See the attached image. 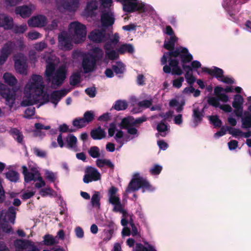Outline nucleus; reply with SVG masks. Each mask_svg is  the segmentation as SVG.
I'll list each match as a JSON object with an SVG mask.
<instances>
[{
  "label": "nucleus",
  "instance_id": "dca6fc26",
  "mask_svg": "<svg viewBox=\"0 0 251 251\" xmlns=\"http://www.w3.org/2000/svg\"><path fill=\"white\" fill-rule=\"evenodd\" d=\"M115 22L113 13L110 11H103L101 14V23L103 26L108 27L113 25Z\"/></svg>",
  "mask_w": 251,
  "mask_h": 251
},
{
  "label": "nucleus",
  "instance_id": "f03ea898",
  "mask_svg": "<svg viewBox=\"0 0 251 251\" xmlns=\"http://www.w3.org/2000/svg\"><path fill=\"white\" fill-rule=\"evenodd\" d=\"M3 79L5 83L12 88L10 89L4 84L0 83V94L5 99L6 105L12 108L16 100L17 89L15 86L18 81L15 76L9 73H4Z\"/></svg>",
  "mask_w": 251,
  "mask_h": 251
},
{
  "label": "nucleus",
  "instance_id": "a18cd8bd",
  "mask_svg": "<svg viewBox=\"0 0 251 251\" xmlns=\"http://www.w3.org/2000/svg\"><path fill=\"white\" fill-rule=\"evenodd\" d=\"M89 154L93 158H98L100 156V151L97 146L91 147L88 151Z\"/></svg>",
  "mask_w": 251,
  "mask_h": 251
},
{
  "label": "nucleus",
  "instance_id": "774afa93",
  "mask_svg": "<svg viewBox=\"0 0 251 251\" xmlns=\"http://www.w3.org/2000/svg\"><path fill=\"white\" fill-rule=\"evenodd\" d=\"M33 151H34V154L37 156H38V157H40L41 158H45L46 156V152L45 151L40 150L37 148H34Z\"/></svg>",
  "mask_w": 251,
  "mask_h": 251
},
{
  "label": "nucleus",
  "instance_id": "bf43d9fd",
  "mask_svg": "<svg viewBox=\"0 0 251 251\" xmlns=\"http://www.w3.org/2000/svg\"><path fill=\"white\" fill-rule=\"evenodd\" d=\"M152 104V100H145L139 101L138 103V105L140 107L149 108Z\"/></svg>",
  "mask_w": 251,
  "mask_h": 251
},
{
  "label": "nucleus",
  "instance_id": "79ce46f5",
  "mask_svg": "<svg viewBox=\"0 0 251 251\" xmlns=\"http://www.w3.org/2000/svg\"><path fill=\"white\" fill-rule=\"evenodd\" d=\"M81 75L79 72L74 73L70 76V84L72 86H75L80 82Z\"/></svg>",
  "mask_w": 251,
  "mask_h": 251
},
{
  "label": "nucleus",
  "instance_id": "c756f323",
  "mask_svg": "<svg viewBox=\"0 0 251 251\" xmlns=\"http://www.w3.org/2000/svg\"><path fill=\"white\" fill-rule=\"evenodd\" d=\"M117 51L121 54H123L126 52L133 53L134 51V49L131 44H124L119 47L117 49Z\"/></svg>",
  "mask_w": 251,
  "mask_h": 251
},
{
  "label": "nucleus",
  "instance_id": "39448f33",
  "mask_svg": "<svg viewBox=\"0 0 251 251\" xmlns=\"http://www.w3.org/2000/svg\"><path fill=\"white\" fill-rule=\"evenodd\" d=\"M69 30L74 33V37L76 43L84 41L86 35V27L85 25L78 22H73L70 24Z\"/></svg>",
  "mask_w": 251,
  "mask_h": 251
},
{
  "label": "nucleus",
  "instance_id": "2eb2a0df",
  "mask_svg": "<svg viewBox=\"0 0 251 251\" xmlns=\"http://www.w3.org/2000/svg\"><path fill=\"white\" fill-rule=\"evenodd\" d=\"M48 23L47 17L43 15L33 16L28 20L27 24L30 27H43Z\"/></svg>",
  "mask_w": 251,
  "mask_h": 251
},
{
  "label": "nucleus",
  "instance_id": "5fc2aeb1",
  "mask_svg": "<svg viewBox=\"0 0 251 251\" xmlns=\"http://www.w3.org/2000/svg\"><path fill=\"white\" fill-rule=\"evenodd\" d=\"M0 229L1 230V236L0 237V239L3 236V233H10L12 229L11 227H9L7 224L4 223L3 222L0 224Z\"/></svg>",
  "mask_w": 251,
  "mask_h": 251
},
{
  "label": "nucleus",
  "instance_id": "b1692460",
  "mask_svg": "<svg viewBox=\"0 0 251 251\" xmlns=\"http://www.w3.org/2000/svg\"><path fill=\"white\" fill-rule=\"evenodd\" d=\"M192 117L196 126L200 123L204 117V110H200L199 108H194L193 110Z\"/></svg>",
  "mask_w": 251,
  "mask_h": 251
},
{
  "label": "nucleus",
  "instance_id": "1a4fd4ad",
  "mask_svg": "<svg viewBox=\"0 0 251 251\" xmlns=\"http://www.w3.org/2000/svg\"><path fill=\"white\" fill-rule=\"evenodd\" d=\"M85 175L83 176V181L85 183L88 184L92 181H97L101 179V175L99 171L95 167L88 166L86 167Z\"/></svg>",
  "mask_w": 251,
  "mask_h": 251
},
{
  "label": "nucleus",
  "instance_id": "58836bf2",
  "mask_svg": "<svg viewBox=\"0 0 251 251\" xmlns=\"http://www.w3.org/2000/svg\"><path fill=\"white\" fill-rule=\"evenodd\" d=\"M156 129L159 132L160 136L165 137L167 135L166 131L168 130V127L166 124L161 121L157 125Z\"/></svg>",
  "mask_w": 251,
  "mask_h": 251
},
{
  "label": "nucleus",
  "instance_id": "09e8293b",
  "mask_svg": "<svg viewBox=\"0 0 251 251\" xmlns=\"http://www.w3.org/2000/svg\"><path fill=\"white\" fill-rule=\"evenodd\" d=\"M94 114L92 111H87L83 115V119L87 124L91 123L94 119Z\"/></svg>",
  "mask_w": 251,
  "mask_h": 251
},
{
  "label": "nucleus",
  "instance_id": "603ef678",
  "mask_svg": "<svg viewBox=\"0 0 251 251\" xmlns=\"http://www.w3.org/2000/svg\"><path fill=\"white\" fill-rule=\"evenodd\" d=\"M207 102L210 105L216 108L220 107L219 99L218 97H211L207 100Z\"/></svg>",
  "mask_w": 251,
  "mask_h": 251
},
{
  "label": "nucleus",
  "instance_id": "393cba45",
  "mask_svg": "<svg viewBox=\"0 0 251 251\" xmlns=\"http://www.w3.org/2000/svg\"><path fill=\"white\" fill-rule=\"evenodd\" d=\"M47 64L45 71V75L47 77V80L50 81L51 80V77L55 73V65L52 62L50 61H47Z\"/></svg>",
  "mask_w": 251,
  "mask_h": 251
},
{
  "label": "nucleus",
  "instance_id": "49530a36",
  "mask_svg": "<svg viewBox=\"0 0 251 251\" xmlns=\"http://www.w3.org/2000/svg\"><path fill=\"white\" fill-rule=\"evenodd\" d=\"M210 122L216 127H220L222 126V121L217 115L210 116L209 117Z\"/></svg>",
  "mask_w": 251,
  "mask_h": 251
},
{
  "label": "nucleus",
  "instance_id": "8fccbe9b",
  "mask_svg": "<svg viewBox=\"0 0 251 251\" xmlns=\"http://www.w3.org/2000/svg\"><path fill=\"white\" fill-rule=\"evenodd\" d=\"M133 126V123H131L128 118H124L122 119L120 126L121 128L124 129H127L130 126Z\"/></svg>",
  "mask_w": 251,
  "mask_h": 251
},
{
  "label": "nucleus",
  "instance_id": "473e14b6",
  "mask_svg": "<svg viewBox=\"0 0 251 251\" xmlns=\"http://www.w3.org/2000/svg\"><path fill=\"white\" fill-rule=\"evenodd\" d=\"M100 192L98 191H95L92 197L91 201L92 206L99 209L100 207Z\"/></svg>",
  "mask_w": 251,
  "mask_h": 251
},
{
  "label": "nucleus",
  "instance_id": "0eeeda50",
  "mask_svg": "<svg viewBox=\"0 0 251 251\" xmlns=\"http://www.w3.org/2000/svg\"><path fill=\"white\" fill-rule=\"evenodd\" d=\"M67 69L65 65H61L51 77V87L56 89L60 86L67 77Z\"/></svg>",
  "mask_w": 251,
  "mask_h": 251
},
{
  "label": "nucleus",
  "instance_id": "0e129e2a",
  "mask_svg": "<svg viewBox=\"0 0 251 251\" xmlns=\"http://www.w3.org/2000/svg\"><path fill=\"white\" fill-rule=\"evenodd\" d=\"M183 81L184 78L183 77H179L177 79H174L173 81V86L177 88H180L182 86Z\"/></svg>",
  "mask_w": 251,
  "mask_h": 251
},
{
  "label": "nucleus",
  "instance_id": "052dcab7",
  "mask_svg": "<svg viewBox=\"0 0 251 251\" xmlns=\"http://www.w3.org/2000/svg\"><path fill=\"white\" fill-rule=\"evenodd\" d=\"M46 178L51 182H54L56 177L55 174L51 171L47 170L45 172Z\"/></svg>",
  "mask_w": 251,
  "mask_h": 251
},
{
  "label": "nucleus",
  "instance_id": "864d4df0",
  "mask_svg": "<svg viewBox=\"0 0 251 251\" xmlns=\"http://www.w3.org/2000/svg\"><path fill=\"white\" fill-rule=\"evenodd\" d=\"M106 57L111 60H114L118 59L119 57L118 52H117L115 50H112L108 51H106Z\"/></svg>",
  "mask_w": 251,
  "mask_h": 251
},
{
  "label": "nucleus",
  "instance_id": "c9c22d12",
  "mask_svg": "<svg viewBox=\"0 0 251 251\" xmlns=\"http://www.w3.org/2000/svg\"><path fill=\"white\" fill-rule=\"evenodd\" d=\"M5 177L11 182H16L19 179V174L13 170H10L5 173Z\"/></svg>",
  "mask_w": 251,
  "mask_h": 251
},
{
  "label": "nucleus",
  "instance_id": "7ed1b4c3",
  "mask_svg": "<svg viewBox=\"0 0 251 251\" xmlns=\"http://www.w3.org/2000/svg\"><path fill=\"white\" fill-rule=\"evenodd\" d=\"M26 88L29 91L35 93V95L39 97L42 96L43 102L41 105L44 104L49 101V95L44 92V85L43 84L42 77L38 75H33L31 76L30 82L26 85Z\"/></svg>",
  "mask_w": 251,
  "mask_h": 251
},
{
  "label": "nucleus",
  "instance_id": "de8ad7c7",
  "mask_svg": "<svg viewBox=\"0 0 251 251\" xmlns=\"http://www.w3.org/2000/svg\"><path fill=\"white\" fill-rule=\"evenodd\" d=\"M54 191L50 187H47L41 189L39 191V194L43 197L47 196L52 197L53 195Z\"/></svg>",
  "mask_w": 251,
  "mask_h": 251
},
{
  "label": "nucleus",
  "instance_id": "4c0bfd02",
  "mask_svg": "<svg viewBox=\"0 0 251 251\" xmlns=\"http://www.w3.org/2000/svg\"><path fill=\"white\" fill-rule=\"evenodd\" d=\"M245 117L242 119V127L249 128L251 127V114L249 112H245Z\"/></svg>",
  "mask_w": 251,
  "mask_h": 251
},
{
  "label": "nucleus",
  "instance_id": "e433bc0d",
  "mask_svg": "<svg viewBox=\"0 0 251 251\" xmlns=\"http://www.w3.org/2000/svg\"><path fill=\"white\" fill-rule=\"evenodd\" d=\"M112 69L116 75L123 74L125 71L124 64L121 61H117L115 65H113Z\"/></svg>",
  "mask_w": 251,
  "mask_h": 251
},
{
  "label": "nucleus",
  "instance_id": "412c9836",
  "mask_svg": "<svg viewBox=\"0 0 251 251\" xmlns=\"http://www.w3.org/2000/svg\"><path fill=\"white\" fill-rule=\"evenodd\" d=\"M118 190V188L115 186H111L108 190V201L109 203L112 205H114L120 201L119 197L116 196Z\"/></svg>",
  "mask_w": 251,
  "mask_h": 251
},
{
  "label": "nucleus",
  "instance_id": "6e6d98bb",
  "mask_svg": "<svg viewBox=\"0 0 251 251\" xmlns=\"http://www.w3.org/2000/svg\"><path fill=\"white\" fill-rule=\"evenodd\" d=\"M162 170V167L158 164H155L150 170V173L152 175H159Z\"/></svg>",
  "mask_w": 251,
  "mask_h": 251
},
{
  "label": "nucleus",
  "instance_id": "6e6552de",
  "mask_svg": "<svg viewBox=\"0 0 251 251\" xmlns=\"http://www.w3.org/2000/svg\"><path fill=\"white\" fill-rule=\"evenodd\" d=\"M15 69L18 73L26 75L27 74V58L22 53H18L13 57Z\"/></svg>",
  "mask_w": 251,
  "mask_h": 251
},
{
  "label": "nucleus",
  "instance_id": "20e7f679",
  "mask_svg": "<svg viewBox=\"0 0 251 251\" xmlns=\"http://www.w3.org/2000/svg\"><path fill=\"white\" fill-rule=\"evenodd\" d=\"M140 188L142 189L143 192L146 191H152L153 188L149 181L143 177L139 176V174H135L128 184L126 192L136 191Z\"/></svg>",
  "mask_w": 251,
  "mask_h": 251
},
{
  "label": "nucleus",
  "instance_id": "c85d7f7f",
  "mask_svg": "<svg viewBox=\"0 0 251 251\" xmlns=\"http://www.w3.org/2000/svg\"><path fill=\"white\" fill-rule=\"evenodd\" d=\"M92 54H89L90 56L97 62L101 60L103 56L102 50L99 47H95L92 49Z\"/></svg>",
  "mask_w": 251,
  "mask_h": 251
},
{
  "label": "nucleus",
  "instance_id": "a211bd4d",
  "mask_svg": "<svg viewBox=\"0 0 251 251\" xmlns=\"http://www.w3.org/2000/svg\"><path fill=\"white\" fill-rule=\"evenodd\" d=\"M68 93V91L65 89L52 91L50 96L51 102L56 106L61 98L65 96Z\"/></svg>",
  "mask_w": 251,
  "mask_h": 251
},
{
  "label": "nucleus",
  "instance_id": "bb28decb",
  "mask_svg": "<svg viewBox=\"0 0 251 251\" xmlns=\"http://www.w3.org/2000/svg\"><path fill=\"white\" fill-rule=\"evenodd\" d=\"M9 132L18 143L24 144V136L22 131L17 128H12Z\"/></svg>",
  "mask_w": 251,
  "mask_h": 251
},
{
  "label": "nucleus",
  "instance_id": "13d9d810",
  "mask_svg": "<svg viewBox=\"0 0 251 251\" xmlns=\"http://www.w3.org/2000/svg\"><path fill=\"white\" fill-rule=\"evenodd\" d=\"M35 113V107H28L25 111L24 117L26 119H30L32 116L34 115Z\"/></svg>",
  "mask_w": 251,
  "mask_h": 251
},
{
  "label": "nucleus",
  "instance_id": "f8f14e48",
  "mask_svg": "<svg viewBox=\"0 0 251 251\" xmlns=\"http://www.w3.org/2000/svg\"><path fill=\"white\" fill-rule=\"evenodd\" d=\"M88 38L94 43H104L109 39L110 35L104 30L95 29L91 32Z\"/></svg>",
  "mask_w": 251,
  "mask_h": 251
},
{
  "label": "nucleus",
  "instance_id": "7c9ffc66",
  "mask_svg": "<svg viewBox=\"0 0 251 251\" xmlns=\"http://www.w3.org/2000/svg\"><path fill=\"white\" fill-rule=\"evenodd\" d=\"M96 163L97 167L100 168H102L104 166H106L111 169L113 170L114 169V165L110 159H98Z\"/></svg>",
  "mask_w": 251,
  "mask_h": 251
},
{
  "label": "nucleus",
  "instance_id": "a878e982",
  "mask_svg": "<svg viewBox=\"0 0 251 251\" xmlns=\"http://www.w3.org/2000/svg\"><path fill=\"white\" fill-rule=\"evenodd\" d=\"M15 47V44L11 41H8L5 43L1 49L0 53H2L7 56H9L13 51Z\"/></svg>",
  "mask_w": 251,
  "mask_h": 251
},
{
  "label": "nucleus",
  "instance_id": "423d86ee",
  "mask_svg": "<svg viewBox=\"0 0 251 251\" xmlns=\"http://www.w3.org/2000/svg\"><path fill=\"white\" fill-rule=\"evenodd\" d=\"M123 5V9L125 12L132 13L135 11L144 12L145 11V4L139 3L138 0H116Z\"/></svg>",
  "mask_w": 251,
  "mask_h": 251
},
{
  "label": "nucleus",
  "instance_id": "338daca9",
  "mask_svg": "<svg viewBox=\"0 0 251 251\" xmlns=\"http://www.w3.org/2000/svg\"><path fill=\"white\" fill-rule=\"evenodd\" d=\"M41 37V34L37 32H29L28 33V37L31 40H36Z\"/></svg>",
  "mask_w": 251,
  "mask_h": 251
},
{
  "label": "nucleus",
  "instance_id": "3c124183",
  "mask_svg": "<svg viewBox=\"0 0 251 251\" xmlns=\"http://www.w3.org/2000/svg\"><path fill=\"white\" fill-rule=\"evenodd\" d=\"M227 130L229 132V134H231L234 137L242 136L243 132L239 129L232 128L231 127L227 126Z\"/></svg>",
  "mask_w": 251,
  "mask_h": 251
},
{
  "label": "nucleus",
  "instance_id": "ddd939ff",
  "mask_svg": "<svg viewBox=\"0 0 251 251\" xmlns=\"http://www.w3.org/2000/svg\"><path fill=\"white\" fill-rule=\"evenodd\" d=\"M97 62L93 59L90 55H87L83 57L82 61V67L83 72L88 74L93 72L96 67Z\"/></svg>",
  "mask_w": 251,
  "mask_h": 251
},
{
  "label": "nucleus",
  "instance_id": "aec40b11",
  "mask_svg": "<svg viewBox=\"0 0 251 251\" xmlns=\"http://www.w3.org/2000/svg\"><path fill=\"white\" fill-rule=\"evenodd\" d=\"M63 6L69 11H75L79 7V0H63Z\"/></svg>",
  "mask_w": 251,
  "mask_h": 251
},
{
  "label": "nucleus",
  "instance_id": "5701e85b",
  "mask_svg": "<svg viewBox=\"0 0 251 251\" xmlns=\"http://www.w3.org/2000/svg\"><path fill=\"white\" fill-rule=\"evenodd\" d=\"M90 135L94 140H101L105 137L106 132L100 126H99L91 130Z\"/></svg>",
  "mask_w": 251,
  "mask_h": 251
},
{
  "label": "nucleus",
  "instance_id": "cd10ccee",
  "mask_svg": "<svg viewBox=\"0 0 251 251\" xmlns=\"http://www.w3.org/2000/svg\"><path fill=\"white\" fill-rule=\"evenodd\" d=\"M97 9V2L95 0H91L87 2L85 10L88 15L92 16L94 15V11Z\"/></svg>",
  "mask_w": 251,
  "mask_h": 251
},
{
  "label": "nucleus",
  "instance_id": "ea45409f",
  "mask_svg": "<svg viewBox=\"0 0 251 251\" xmlns=\"http://www.w3.org/2000/svg\"><path fill=\"white\" fill-rule=\"evenodd\" d=\"M67 143L66 147L68 148H74L77 143L76 137L73 134H69L66 139Z\"/></svg>",
  "mask_w": 251,
  "mask_h": 251
},
{
  "label": "nucleus",
  "instance_id": "69168bd1",
  "mask_svg": "<svg viewBox=\"0 0 251 251\" xmlns=\"http://www.w3.org/2000/svg\"><path fill=\"white\" fill-rule=\"evenodd\" d=\"M15 210L16 209L13 206H10L8 209V213L11 215L9 217V220L11 222H12V221H14L16 217V213Z\"/></svg>",
  "mask_w": 251,
  "mask_h": 251
},
{
  "label": "nucleus",
  "instance_id": "f704fd0d",
  "mask_svg": "<svg viewBox=\"0 0 251 251\" xmlns=\"http://www.w3.org/2000/svg\"><path fill=\"white\" fill-rule=\"evenodd\" d=\"M128 104L126 100H117L113 105L112 108L117 111L124 110L127 108Z\"/></svg>",
  "mask_w": 251,
  "mask_h": 251
},
{
  "label": "nucleus",
  "instance_id": "9d476101",
  "mask_svg": "<svg viewBox=\"0 0 251 251\" xmlns=\"http://www.w3.org/2000/svg\"><path fill=\"white\" fill-rule=\"evenodd\" d=\"M58 46L62 50H71L72 49V37L67 31L61 32L58 36Z\"/></svg>",
  "mask_w": 251,
  "mask_h": 251
},
{
  "label": "nucleus",
  "instance_id": "f3484780",
  "mask_svg": "<svg viewBox=\"0 0 251 251\" xmlns=\"http://www.w3.org/2000/svg\"><path fill=\"white\" fill-rule=\"evenodd\" d=\"M203 72L206 73L209 75L215 77L218 80L224 77V71L217 67L213 66L211 69L208 68H203L202 69Z\"/></svg>",
  "mask_w": 251,
  "mask_h": 251
},
{
  "label": "nucleus",
  "instance_id": "37998d69",
  "mask_svg": "<svg viewBox=\"0 0 251 251\" xmlns=\"http://www.w3.org/2000/svg\"><path fill=\"white\" fill-rule=\"evenodd\" d=\"M180 61H181V66H182V67L183 68V69L186 72V74L185 75H188L189 74H192L191 72L193 70V69H192V67L190 65H186L185 64L186 63H189L191 61H192V60H193V56L191 54V59H190V61H182V58H180Z\"/></svg>",
  "mask_w": 251,
  "mask_h": 251
},
{
  "label": "nucleus",
  "instance_id": "9b49d317",
  "mask_svg": "<svg viewBox=\"0 0 251 251\" xmlns=\"http://www.w3.org/2000/svg\"><path fill=\"white\" fill-rule=\"evenodd\" d=\"M172 57H169V65L167 63L164 64L163 70L164 73L166 74L172 73L173 75H181L182 74V71L179 66V61L176 58L172 59Z\"/></svg>",
  "mask_w": 251,
  "mask_h": 251
},
{
  "label": "nucleus",
  "instance_id": "6ab92c4d",
  "mask_svg": "<svg viewBox=\"0 0 251 251\" xmlns=\"http://www.w3.org/2000/svg\"><path fill=\"white\" fill-rule=\"evenodd\" d=\"M0 27H3L5 29H11L13 27V19L11 18L0 14Z\"/></svg>",
  "mask_w": 251,
  "mask_h": 251
},
{
  "label": "nucleus",
  "instance_id": "a19ab883",
  "mask_svg": "<svg viewBox=\"0 0 251 251\" xmlns=\"http://www.w3.org/2000/svg\"><path fill=\"white\" fill-rule=\"evenodd\" d=\"M244 102V99L243 97L239 94H236L234 97V100L232 105L233 108L237 107H243Z\"/></svg>",
  "mask_w": 251,
  "mask_h": 251
},
{
  "label": "nucleus",
  "instance_id": "4d7b16f0",
  "mask_svg": "<svg viewBox=\"0 0 251 251\" xmlns=\"http://www.w3.org/2000/svg\"><path fill=\"white\" fill-rule=\"evenodd\" d=\"M113 231L111 230H107L106 229H104L103 230V241L105 242L109 241L112 238L113 234H114Z\"/></svg>",
  "mask_w": 251,
  "mask_h": 251
},
{
  "label": "nucleus",
  "instance_id": "e2e57ef3",
  "mask_svg": "<svg viewBox=\"0 0 251 251\" xmlns=\"http://www.w3.org/2000/svg\"><path fill=\"white\" fill-rule=\"evenodd\" d=\"M36 179V181H39V182H36L34 185L36 188L39 189L46 185V182L43 179V177L41 176H37Z\"/></svg>",
  "mask_w": 251,
  "mask_h": 251
},
{
  "label": "nucleus",
  "instance_id": "c03bdc74",
  "mask_svg": "<svg viewBox=\"0 0 251 251\" xmlns=\"http://www.w3.org/2000/svg\"><path fill=\"white\" fill-rule=\"evenodd\" d=\"M73 125L77 128H81L85 127L87 124L83 118H77L73 121Z\"/></svg>",
  "mask_w": 251,
  "mask_h": 251
},
{
  "label": "nucleus",
  "instance_id": "2f4dec72",
  "mask_svg": "<svg viewBox=\"0 0 251 251\" xmlns=\"http://www.w3.org/2000/svg\"><path fill=\"white\" fill-rule=\"evenodd\" d=\"M19 241L21 243V247L22 248H26L30 247V248L28 249L26 251H40L39 249L34 245V244L30 240H20Z\"/></svg>",
  "mask_w": 251,
  "mask_h": 251
},
{
  "label": "nucleus",
  "instance_id": "72a5a7b5",
  "mask_svg": "<svg viewBox=\"0 0 251 251\" xmlns=\"http://www.w3.org/2000/svg\"><path fill=\"white\" fill-rule=\"evenodd\" d=\"M43 239L44 244L46 246H51L58 243L56 239L51 234H46Z\"/></svg>",
  "mask_w": 251,
  "mask_h": 251
},
{
  "label": "nucleus",
  "instance_id": "4468645a",
  "mask_svg": "<svg viewBox=\"0 0 251 251\" xmlns=\"http://www.w3.org/2000/svg\"><path fill=\"white\" fill-rule=\"evenodd\" d=\"M22 170V173L24 176V180L26 183H29L31 181H36V177L41 176L40 172L35 168H32L31 172H29L26 166H23Z\"/></svg>",
  "mask_w": 251,
  "mask_h": 251
},
{
  "label": "nucleus",
  "instance_id": "680f3d73",
  "mask_svg": "<svg viewBox=\"0 0 251 251\" xmlns=\"http://www.w3.org/2000/svg\"><path fill=\"white\" fill-rule=\"evenodd\" d=\"M26 25H21L19 26H15L14 28V32L16 33H23L27 30Z\"/></svg>",
  "mask_w": 251,
  "mask_h": 251
},
{
  "label": "nucleus",
  "instance_id": "f257e3e1",
  "mask_svg": "<svg viewBox=\"0 0 251 251\" xmlns=\"http://www.w3.org/2000/svg\"><path fill=\"white\" fill-rule=\"evenodd\" d=\"M177 38L176 36H170L168 41L165 40L164 43V48L169 51L164 53L161 58V65L166 64L168 57L182 58V61H190L191 59V54L189 52L187 48L179 46L175 48L176 43L177 41Z\"/></svg>",
  "mask_w": 251,
  "mask_h": 251
},
{
  "label": "nucleus",
  "instance_id": "4be33fe9",
  "mask_svg": "<svg viewBox=\"0 0 251 251\" xmlns=\"http://www.w3.org/2000/svg\"><path fill=\"white\" fill-rule=\"evenodd\" d=\"M15 11L16 14L20 15L23 18L29 17L31 14V9L25 5L17 7Z\"/></svg>",
  "mask_w": 251,
  "mask_h": 251
}]
</instances>
